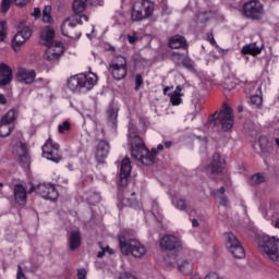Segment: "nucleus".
Returning a JSON list of instances; mask_svg holds the SVG:
<instances>
[{
	"instance_id": "20e7f679",
	"label": "nucleus",
	"mask_w": 279,
	"mask_h": 279,
	"mask_svg": "<svg viewBox=\"0 0 279 279\" xmlns=\"http://www.w3.org/2000/svg\"><path fill=\"white\" fill-rule=\"evenodd\" d=\"M98 80L99 78L97 77V74L93 72L82 73L70 77L68 81V87L73 93H80L82 88H86V90H93V88L97 86Z\"/></svg>"
},
{
	"instance_id": "4c0bfd02",
	"label": "nucleus",
	"mask_w": 279,
	"mask_h": 279,
	"mask_svg": "<svg viewBox=\"0 0 279 279\" xmlns=\"http://www.w3.org/2000/svg\"><path fill=\"white\" fill-rule=\"evenodd\" d=\"M12 1H14V0H2V3H1V12L2 13H5V12H8V10H10V5H12Z\"/></svg>"
},
{
	"instance_id": "4468645a",
	"label": "nucleus",
	"mask_w": 279,
	"mask_h": 279,
	"mask_svg": "<svg viewBox=\"0 0 279 279\" xmlns=\"http://www.w3.org/2000/svg\"><path fill=\"white\" fill-rule=\"evenodd\" d=\"M36 191L44 199H50L51 202L58 199V190L51 184H40L37 186Z\"/></svg>"
},
{
	"instance_id": "13d9d810",
	"label": "nucleus",
	"mask_w": 279,
	"mask_h": 279,
	"mask_svg": "<svg viewBox=\"0 0 279 279\" xmlns=\"http://www.w3.org/2000/svg\"><path fill=\"white\" fill-rule=\"evenodd\" d=\"M208 40L211 45H217V41H215V37H208Z\"/></svg>"
},
{
	"instance_id": "680f3d73",
	"label": "nucleus",
	"mask_w": 279,
	"mask_h": 279,
	"mask_svg": "<svg viewBox=\"0 0 279 279\" xmlns=\"http://www.w3.org/2000/svg\"><path fill=\"white\" fill-rule=\"evenodd\" d=\"M157 149H158V151H162V150L165 149V146H162V144H159V145L157 146Z\"/></svg>"
},
{
	"instance_id": "412c9836",
	"label": "nucleus",
	"mask_w": 279,
	"mask_h": 279,
	"mask_svg": "<svg viewBox=\"0 0 279 279\" xmlns=\"http://www.w3.org/2000/svg\"><path fill=\"white\" fill-rule=\"evenodd\" d=\"M168 47L170 49H186V39L184 37L178 36L170 37L168 41Z\"/></svg>"
},
{
	"instance_id": "4be33fe9",
	"label": "nucleus",
	"mask_w": 279,
	"mask_h": 279,
	"mask_svg": "<svg viewBox=\"0 0 279 279\" xmlns=\"http://www.w3.org/2000/svg\"><path fill=\"white\" fill-rule=\"evenodd\" d=\"M183 96L184 94H182V85H178L174 92L169 94L170 104H172V106H180V104H182Z\"/></svg>"
},
{
	"instance_id": "f8f14e48",
	"label": "nucleus",
	"mask_w": 279,
	"mask_h": 279,
	"mask_svg": "<svg viewBox=\"0 0 279 279\" xmlns=\"http://www.w3.org/2000/svg\"><path fill=\"white\" fill-rule=\"evenodd\" d=\"M207 171L213 175H219V173L226 171V160L221 158L219 153L214 154L213 160L207 167Z\"/></svg>"
},
{
	"instance_id": "bf43d9fd",
	"label": "nucleus",
	"mask_w": 279,
	"mask_h": 279,
	"mask_svg": "<svg viewBox=\"0 0 279 279\" xmlns=\"http://www.w3.org/2000/svg\"><path fill=\"white\" fill-rule=\"evenodd\" d=\"M218 193H219L220 195H223V193H226V187H220V189L218 190Z\"/></svg>"
},
{
	"instance_id": "9b49d317",
	"label": "nucleus",
	"mask_w": 279,
	"mask_h": 279,
	"mask_svg": "<svg viewBox=\"0 0 279 279\" xmlns=\"http://www.w3.org/2000/svg\"><path fill=\"white\" fill-rule=\"evenodd\" d=\"M159 247L162 252H173V250H180L182 247V242L180 238L175 235H163L159 242Z\"/></svg>"
},
{
	"instance_id": "dca6fc26",
	"label": "nucleus",
	"mask_w": 279,
	"mask_h": 279,
	"mask_svg": "<svg viewBox=\"0 0 279 279\" xmlns=\"http://www.w3.org/2000/svg\"><path fill=\"white\" fill-rule=\"evenodd\" d=\"M12 82V68L5 63H0V86H8Z\"/></svg>"
},
{
	"instance_id": "09e8293b",
	"label": "nucleus",
	"mask_w": 279,
	"mask_h": 279,
	"mask_svg": "<svg viewBox=\"0 0 279 279\" xmlns=\"http://www.w3.org/2000/svg\"><path fill=\"white\" fill-rule=\"evenodd\" d=\"M15 3L23 8V5H27V3H29V0H15Z\"/></svg>"
},
{
	"instance_id": "473e14b6",
	"label": "nucleus",
	"mask_w": 279,
	"mask_h": 279,
	"mask_svg": "<svg viewBox=\"0 0 279 279\" xmlns=\"http://www.w3.org/2000/svg\"><path fill=\"white\" fill-rule=\"evenodd\" d=\"M252 184H263V182H267V177L263 173H257L251 179Z\"/></svg>"
},
{
	"instance_id": "69168bd1",
	"label": "nucleus",
	"mask_w": 279,
	"mask_h": 279,
	"mask_svg": "<svg viewBox=\"0 0 279 279\" xmlns=\"http://www.w3.org/2000/svg\"><path fill=\"white\" fill-rule=\"evenodd\" d=\"M192 279H202V278H199V275H194V276L192 277Z\"/></svg>"
},
{
	"instance_id": "6ab92c4d",
	"label": "nucleus",
	"mask_w": 279,
	"mask_h": 279,
	"mask_svg": "<svg viewBox=\"0 0 279 279\" xmlns=\"http://www.w3.org/2000/svg\"><path fill=\"white\" fill-rule=\"evenodd\" d=\"M13 156L20 160V162H23V160L27 158V144L23 142L16 143V145L13 147Z\"/></svg>"
},
{
	"instance_id": "49530a36",
	"label": "nucleus",
	"mask_w": 279,
	"mask_h": 279,
	"mask_svg": "<svg viewBox=\"0 0 279 279\" xmlns=\"http://www.w3.org/2000/svg\"><path fill=\"white\" fill-rule=\"evenodd\" d=\"M41 14L40 8H35L32 16H34V19H40Z\"/></svg>"
},
{
	"instance_id": "6e6d98bb",
	"label": "nucleus",
	"mask_w": 279,
	"mask_h": 279,
	"mask_svg": "<svg viewBox=\"0 0 279 279\" xmlns=\"http://www.w3.org/2000/svg\"><path fill=\"white\" fill-rule=\"evenodd\" d=\"M192 226H193L194 228H197V226H199V222L197 221V219H193V220H192Z\"/></svg>"
},
{
	"instance_id": "f3484780",
	"label": "nucleus",
	"mask_w": 279,
	"mask_h": 279,
	"mask_svg": "<svg viewBox=\"0 0 279 279\" xmlns=\"http://www.w3.org/2000/svg\"><path fill=\"white\" fill-rule=\"evenodd\" d=\"M130 173H132V166L130 163V158H124L120 168V180L122 186L128 184V179L130 178Z\"/></svg>"
},
{
	"instance_id": "cd10ccee",
	"label": "nucleus",
	"mask_w": 279,
	"mask_h": 279,
	"mask_svg": "<svg viewBox=\"0 0 279 279\" xmlns=\"http://www.w3.org/2000/svg\"><path fill=\"white\" fill-rule=\"evenodd\" d=\"M180 258H182V253L168 255L165 258V263L167 267H178V265L180 264Z\"/></svg>"
},
{
	"instance_id": "79ce46f5",
	"label": "nucleus",
	"mask_w": 279,
	"mask_h": 279,
	"mask_svg": "<svg viewBox=\"0 0 279 279\" xmlns=\"http://www.w3.org/2000/svg\"><path fill=\"white\" fill-rule=\"evenodd\" d=\"M98 147L99 149H102L100 156H108V145L106 144V142H100Z\"/></svg>"
},
{
	"instance_id": "37998d69",
	"label": "nucleus",
	"mask_w": 279,
	"mask_h": 279,
	"mask_svg": "<svg viewBox=\"0 0 279 279\" xmlns=\"http://www.w3.org/2000/svg\"><path fill=\"white\" fill-rule=\"evenodd\" d=\"M143 86V76L141 74H137L135 76V90H138Z\"/></svg>"
},
{
	"instance_id": "774afa93",
	"label": "nucleus",
	"mask_w": 279,
	"mask_h": 279,
	"mask_svg": "<svg viewBox=\"0 0 279 279\" xmlns=\"http://www.w3.org/2000/svg\"><path fill=\"white\" fill-rule=\"evenodd\" d=\"M219 118V113H214L213 119H218Z\"/></svg>"
},
{
	"instance_id": "393cba45",
	"label": "nucleus",
	"mask_w": 279,
	"mask_h": 279,
	"mask_svg": "<svg viewBox=\"0 0 279 279\" xmlns=\"http://www.w3.org/2000/svg\"><path fill=\"white\" fill-rule=\"evenodd\" d=\"M29 40V37L14 36L11 40V47L14 51H21V47L25 45V41Z\"/></svg>"
},
{
	"instance_id": "5701e85b",
	"label": "nucleus",
	"mask_w": 279,
	"mask_h": 279,
	"mask_svg": "<svg viewBox=\"0 0 279 279\" xmlns=\"http://www.w3.org/2000/svg\"><path fill=\"white\" fill-rule=\"evenodd\" d=\"M80 19V15H71L68 17L61 26L62 32H69V29H73V27L78 25Z\"/></svg>"
},
{
	"instance_id": "f257e3e1",
	"label": "nucleus",
	"mask_w": 279,
	"mask_h": 279,
	"mask_svg": "<svg viewBox=\"0 0 279 279\" xmlns=\"http://www.w3.org/2000/svg\"><path fill=\"white\" fill-rule=\"evenodd\" d=\"M40 45L47 47L44 53L45 62L49 64H56L60 61V58L64 56V44L61 40L56 39L53 36H41L39 39Z\"/></svg>"
},
{
	"instance_id": "f03ea898",
	"label": "nucleus",
	"mask_w": 279,
	"mask_h": 279,
	"mask_svg": "<svg viewBox=\"0 0 279 279\" xmlns=\"http://www.w3.org/2000/svg\"><path fill=\"white\" fill-rule=\"evenodd\" d=\"M131 147L132 158L138 160V162H142V165H154L158 150L153 148L149 153V149L145 147V143L143 142V140H141V137H133Z\"/></svg>"
},
{
	"instance_id": "2eb2a0df",
	"label": "nucleus",
	"mask_w": 279,
	"mask_h": 279,
	"mask_svg": "<svg viewBox=\"0 0 279 279\" xmlns=\"http://www.w3.org/2000/svg\"><path fill=\"white\" fill-rule=\"evenodd\" d=\"M16 77L19 82H24V84H34V80H36V72L34 70L20 68L17 70Z\"/></svg>"
},
{
	"instance_id": "8fccbe9b",
	"label": "nucleus",
	"mask_w": 279,
	"mask_h": 279,
	"mask_svg": "<svg viewBox=\"0 0 279 279\" xmlns=\"http://www.w3.org/2000/svg\"><path fill=\"white\" fill-rule=\"evenodd\" d=\"M8 104V99H5V95L0 93V105L5 106Z\"/></svg>"
},
{
	"instance_id": "c756f323",
	"label": "nucleus",
	"mask_w": 279,
	"mask_h": 279,
	"mask_svg": "<svg viewBox=\"0 0 279 279\" xmlns=\"http://www.w3.org/2000/svg\"><path fill=\"white\" fill-rule=\"evenodd\" d=\"M214 17L215 14L213 12H201L196 15V23H207V21Z\"/></svg>"
},
{
	"instance_id": "1a4fd4ad",
	"label": "nucleus",
	"mask_w": 279,
	"mask_h": 279,
	"mask_svg": "<svg viewBox=\"0 0 279 279\" xmlns=\"http://www.w3.org/2000/svg\"><path fill=\"white\" fill-rule=\"evenodd\" d=\"M225 241L226 247L234 256V258H245V250L234 233H226Z\"/></svg>"
},
{
	"instance_id": "7c9ffc66",
	"label": "nucleus",
	"mask_w": 279,
	"mask_h": 279,
	"mask_svg": "<svg viewBox=\"0 0 279 279\" xmlns=\"http://www.w3.org/2000/svg\"><path fill=\"white\" fill-rule=\"evenodd\" d=\"M43 22L44 23H52L53 19H51V7L46 5L43 10Z\"/></svg>"
},
{
	"instance_id": "72a5a7b5",
	"label": "nucleus",
	"mask_w": 279,
	"mask_h": 279,
	"mask_svg": "<svg viewBox=\"0 0 279 279\" xmlns=\"http://www.w3.org/2000/svg\"><path fill=\"white\" fill-rule=\"evenodd\" d=\"M223 84L228 90H233V88H236V80L234 77L226 78Z\"/></svg>"
},
{
	"instance_id": "de8ad7c7",
	"label": "nucleus",
	"mask_w": 279,
	"mask_h": 279,
	"mask_svg": "<svg viewBox=\"0 0 279 279\" xmlns=\"http://www.w3.org/2000/svg\"><path fill=\"white\" fill-rule=\"evenodd\" d=\"M77 278L78 279H86V269H80L77 271Z\"/></svg>"
},
{
	"instance_id": "f704fd0d",
	"label": "nucleus",
	"mask_w": 279,
	"mask_h": 279,
	"mask_svg": "<svg viewBox=\"0 0 279 279\" xmlns=\"http://www.w3.org/2000/svg\"><path fill=\"white\" fill-rule=\"evenodd\" d=\"M58 130L59 134H65V132H69V130H71V122L64 121L63 123L59 124Z\"/></svg>"
},
{
	"instance_id": "39448f33",
	"label": "nucleus",
	"mask_w": 279,
	"mask_h": 279,
	"mask_svg": "<svg viewBox=\"0 0 279 279\" xmlns=\"http://www.w3.org/2000/svg\"><path fill=\"white\" fill-rule=\"evenodd\" d=\"M156 10V4L151 0H136L133 3L131 11L132 21H147L154 16V11Z\"/></svg>"
},
{
	"instance_id": "3c124183",
	"label": "nucleus",
	"mask_w": 279,
	"mask_h": 279,
	"mask_svg": "<svg viewBox=\"0 0 279 279\" xmlns=\"http://www.w3.org/2000/svg\"><path fill=\"white\" fill-rule=\"evenodd\" d=\"M122 206H132V201L129 198H123L122 199Z\"/></svg>"
},
{
	"instance_id": "5fc2aeb1",
	"label": "nucleus",
	"mask_w": 279,
	"mask_h": 279,
	"mask_svg": "<svg viewBox=\"0 0 279 279\" xmlns=\"http://www.w3.org/2000/svg\"><path fill=\"white\" fill-rule=\"evenodd\" d=\"M121 279H136V277L132 275H124L123 277H121Z\"/></svg>"
},
{
	"instance_id": "c03bdc74",
	"label": "nucleus",
	"mask_w": 279,
	"mask_h": 279,
	"mask_svg": "<svg viewBox=\"0 0 279 279\" xmlns=\"http://www.w3.org/2000/svg\"><path fill=\"white\" fill-rule=\"evenodd\" d=\"M45 36H56V31L51 26H46L44 28Z\"/></svg>"
},
{
	"instance_id": "6e6552de",
	"label": "nucleus",
	"mask_w": 279,
	"mask_h": 279,
	"mask_svg": "<svg viewBox=\"0 0 279 279\" xmlns=\"http://www.w3.org/2000/svg\"><path fill=\"white\" fill-rule=\"evenodd\" d=\"M243 14L246 16V19L260 21V19H263L265 15V9L263 8V3L256 0H252L243 5Z\"/></svg>"
},
{
	"instance_id": "b1692460",
	"label": "nucleus",
	"mask_w": 279,
	"mask_h": 279,
	"mask_svg": "<svg viewBox=\"0 0 279 279\" xmlns=\"http://www.w3.org/2000/svg\"><path fill=\"white\" fill-rule=\"evenodd\" d=\"M82 245V235L80 231L70 232V250L73 252Z\"/></svg>"
},
{
	"instance_id": "a18cd8bd",
	"label": "nucleus",
	"mask_w": 279,
	"mask_h": 279,
	"mask_svg": "<svg viewBox=\"0 0 279 279\" xmlns=\"http://www.w3.org/2000/svg\"><path fill=\"white\" fill-rule=\"evenodd\" d=\"M16 279H27V277H25V272H23V267H21V265L17 266Z\"/></svg>"
},
{
	"instance_id": "0e129e2a",
	"label": "nucleus",
	"mask_w": 279,
	"mask_h": 279,
	"mask_svg": "<svg viewBox=\"0 0 279 279\" xmlns=\"http://www.w3.org/2000/svg\"><path fill=\"white\" fill-rule=\"evenodd\" d=\"M275 228L279 229V218L275 222Z\"/></svg>"
},
{
	"instance_id": "423d86ee",
	"label": "nucleus",
	"mask_w": 279,
	"mask_h": 279,
	"mask_svg": "<svg viewBox=\"0 0 279 279\" xmlns=\"http://www.w3.org/2000/svg\"><path fill=\"white\" fill-rule=\"evenodd\" d=\"M120 250L124 256L132 254L134 258H143L147 254V247L137 240L126 241L125 236L120 238Z\"/></svg>"
},
{
	"instance_id": "ddd939ff",
	"label": "nucleus",
	"mask_w": 279,
	"mask_h": 279,
	"mask_svg": "<svg viewBox=\"0 0 279 279\" xmlns=\"http://www.w3.org/2000/svg\"><path fill=\"white\" fill-rule=\"evenodd\" d=\"M220 125L226 132H228V130H232L234 125V114L232 113V108L225 106V108L221 110Z\"/></svg>"
},
{
	"instance_id": "4d7b16f0",
	"label": "nucleus",
	"mask_w": 279,
	"mask_h": 279,
	"mask_svg": "<svg viewBox=\"0 0 279 279\" xmlns=\"http://www.w3.org/2000/svg\"><path fill=\"white\" fill-rule=\"evenodd\" d=\"M105 252H108V254H114V251H112V248H110V246H107L105 248Z\"/></svg>"
},
{
	"instance_id": "2f4dec72",
	"label": "nucleus",
	"mask_w": 279,
	"mask_h": 279,
	"mask_svg": "<svg viewBox=\"0 0 279 279\" xmlns=\"http://www.w3.org/2000/svg\"><path fill=\"white\" fill-rule=\"evenodd\" d=\"M12 132V124L3 123L0 121V136H10Z\"/></svg>"
},
{
	"instance_id": "7ed1b4c3",
	"label": "nucleus",
	"mask_w": 279,
	"mask_h": 279,
	"mask_svg": "<svg viewBox=\"0 0 279 279\" xmlns=\"http://www.w3.org/2000/svg\"><path fill=\"white\" fill-rule=\"evenodd\" d=\"M256 243L263 256H266L272 263L279 264V238L260 235L257 238Z\"/></svg>"
},
{
	"instance_id": "a211bd4d",
	"label": "nucleus",
	"mask_w": 279,
	"mask_h": 279,
	"mask_svg": "<svg viewBox=\"0 0 279 279\" xmlns=\"http://www.w3.org/2000/svg\"><path fill=\"white\" fill-rule=\"evenodd\" d=\"M263 44H247L244 47H242L241 53H243V56H260V53H263Z\"/></svg>"
},
{
	"instance_id": "ea45409f",
	"label": "nucleus",
	"mask_w": 279,
	"mask_h": 279,
	"mask_svg": "<svg viewBox=\"0 0 279 279\" xmlns=\"http://www.w3.org/2000/svg\"><path fill=\"white\" fill-rule=\"evenodd\" d=\"M0 36H8V23L0 22Z\"/></svg>"
},
{
	"instance_id": "aec40b11",
	"label": "nucleus",
	"mask_w": 279,
	"mask_h": 279,
	"mask_svg": "<svg viewBox=\"0 0 279 279\" xmlns=\"http://www.w3.org/2000/svg\"><path fill=\"white\" fill-rule=\"evenodd\" d=\"M14 197H15L16 204H20V206H23L25 202H27V190H25L23 185H15Z\"/></svg>"
},
{
	"instance_id": "e433bc0d",
	"label": "nucleus",
	"mask_w": 279,
	"mask_h": 279,
	"mask_svg": "<svg viewBox=\"0 0 279 279\" xmlns=\"http://www.w3.org/2000/svg\"><path fill=\"white\" fill-rule=\"evenodd\" d=\"M251 101L256 108H260L263 106V97L258 95L252 96Z\"/></svg>"
},
{
	"instance_id": "0eeeda50",
	"label": "nucleus",
	"mask_w": 279,
	"mask_h": 279,
	"mask_svg": "<svg viewBox=\"0 0 279 279\" xmlns=\"http://www.w3.org/2000/svg\"><path fill=\"white\" fill-rule=\"evenodd\" d=\"M109 73L113 80H125L128 75V59L123 56L116 57L109 64Z\"/></svg>"
},
{
	"instance_id": "bb28decb",
	"label": "nucleus",
	"mask_w": 279,
	"mask_h": 279,
	"mask_svg": "<svg viewBox=\"0 0 279 279\" xmlns=\"http://www.w3.org/2000/svg\"><path fill=\"white\" fill-rule=\"evenodd\" d=\"M88 5V0H74L72 10L75 14H82L86 11V7Z\"/></svg>"
},
{
	"instance_id": "c9c22d12",
	"label": "nucleus",
	"mask_w": 279,
	"mask_h": 279,
	"mask_svg": "<svg viewBox=\"0 0 279 279\" xmlns=\"http://www.w3.org/2000/svg\"><path fill=\"white\" fill-rule=\"evenodd\" d=\"M32 28H29L28 26H23L17 31V36H32Z\"/></svg>"
},
{
	"instance_id": "58836bf2",
	"label": "nucleus",
	"mask_w": 279,
	"mask_h": 279,
	"mask_svg": "<svg viewBox=\"0 0 279 279\" xmlns=\"http://www.w3.org/2000/svg\"><path fill=\"white\" fill-rule=\"evenodd\" d=\"M174 206L180 210H186V202L182 198L174 201Z\"/></svg>"
},
{
	"instance_id": "a19ab883",
	"label": "nucleus",
	"mask_w": 279,
	"mask_h": 279,
	"mask_svg": "<svg viewBox=\"0 0 279 279\" xmlns=\"http://www.w3.org/2000/svg\"><path fill=\"white\" fill-rule=\"evenodd\" d=\"M259 146L262 147V149H267V147H269V141L267 140V137H259Z\"/></svg>"
},
{
	"instance_id": "864d4df0",
	"label": "nucleus",
	"mask_w": 279,
	"mask_h": 279,
	"mask_svg": "<svg viewBox=\"0 0 279 279\" xmlns=\"http://www.w3.org/2000/svg\"><path fill=\"white\" fill-rule=\"evenodd\" d=\"M129 43H131V45H134V43H136V37L135 36H130L129 37Z\"/></svg>"
},
{
	"instance_id": "052dcab7",
	"label": "nucleus",
	"mask_w": 279,
	"mask_h": 279,
	"mask_svg": "<svg viewBox=\"0 0 279 279\" xmlns=\"http://www.w3.org/2000/svg\"><path fill=\"white\" fill-rule=\"evenodd\" d=\"M169 90H171V87L167 86L163 88V95H167V93H169Z\"/></svg>"
},
{
	"instance_id": "e2e57ef3",
	"label": "nucleus",
	"mask_w": 279,
	"mask_h": 279,
	"mask_svg": "<svg viewBox=\"0 0 279 279\" xmlns=\"http://www.w3.org/2000/svg\"><path fill=\"white\" fill-rule=\"evenodd\" d=\"M172 143L171 142H166L165 143V147H167V149H169V147H171Z\"/></svg>"
},
{
	"instance_id": "a878e982",
	"label": "nucleus",
	"mask_w": 279,
	"mask_h": 279,
	"mask_svg": "<svg viewBox=\"0 0 279 279\" xmlns=\"http://www.w3.org/2000/svg\"><path fill=\"white\" fill-rule=\"evenodd\" d=\"M19 118V111L11 109L9 110L0 120L2 123H7L9 125H12V123H14V121H16V119Z\"/></svg>"
},
{
	"instance_id": "c85d7f7f",
	"label": "nucleus",
	"mask_w": 279,
	"mask_h": 279,
	"mask_svg": "<svg viewBox=\"0 0 279 279\" xmlns=\"http://www.w3.org/2000/svg\"><path fill=\"white\" fill-rule=\"evenodd\" d=\"M177 268L179 269V271H181V274H191L193 266L182 256Z\"/></svg>"
},
{
	"instance_id": "603ef678",
	"label": "nucleus",
	"mask_w": 279,
	"mask_h": 279,
	"mask_svg": "<svg viewBox=\"0 0 279 279\" xmlns=\"http://www.w3.org/2000/svg\"><path fill=\"white\" fill-rule=\"evenodd\" d=\"M101 252H98V258H104V254H106V248L101 247Z\"/></svg>"
},
{
	"instance_id": "9d476101",
	"label": "nucleus",
	"mask_w": 279,
	"mask_h": 279,
	"mask_svg": "<svg viewBox=\"0 0 279 279\" xmlns=\"http://www.w3.org/2000/svg\"><path fill=\"white\" fill-rule=\"evenodd\" d=\"M43 157L52 162H60L62 155L60 154V145L49 138L43 146Z\"/></svg>"
},
{
	"instance_id": "338daca9",
	"label": "nucleus",
	"mask_w": 279,
	"mask_h": 279,
	"mask_svg": "<svg viewBox=\"0 0 279 279\" xmlns=\"http://www.w3.org/2000/svg\"><path fill=\"white\" fill-rule=\"evenodd\" d=\"M275 143H276L277 147H279V137H277V138L275 140Z\"/></svg>"
}]
</instances>
